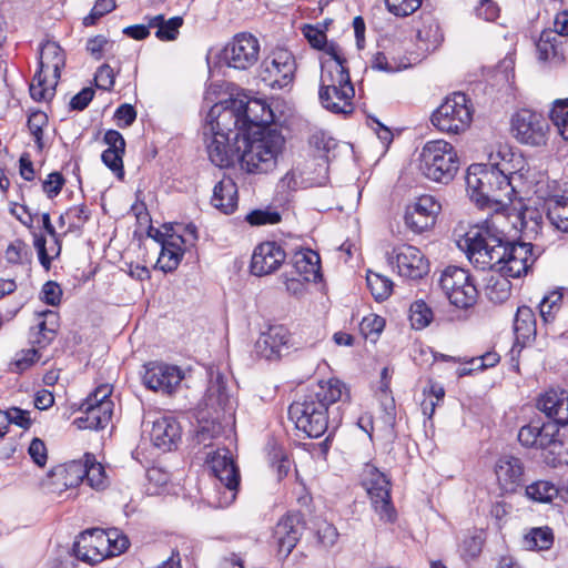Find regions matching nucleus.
<instances>
[{"label": "nucleus", "instance_id": "f257e3e1", "mask_svg": "<svg viewBox=\"0 0 568 568\" xmlns=\"http://www.w3.org/2000/svg\"><path fill=\"white\" fill-rule=\"evenodd\" d=\"M343 396L348 397L345 385L335 378L320 382L288 407L290 418L296 428L310 438H318L328 428V407Z\"/></svg>", "mask_w": 568, "mask_h": 568}, {"label": "nucleus", "instance_id": "f03ea898", "mask_svg": "<svg viewBox=\"0 0 568 568\" xmlns=\"http://www.w3.org/2000/svg\"><path fill=\"white\" fill-rule=\"evenodd\" d=\"M204 404L205 408L199 413L194 440L207 447L213 439L232 432L235 423V400L229 394L224 376L219 371L210 372Z\"/></svg>", "mask_w": 568, "mask_h": 568}, {"label": "nucleus", "instance_id": "7ed1b4c3", "mask_svg": "<svg viewBox=\"0 0 568 568\" xmlns=\"http://www.w3.org/2000/svg\"><path fill=\"white\" fill-rule=\"evenodd\" d=\"M503 168L494 170L483 164H471L466 174V185L470 199L479 207L507 205L513 201L515 187L511 185L514 165L501 163Z\"/></svg>", "mask_w": 568, "mask_h": 568}, {"label": "nucleus", "instance_id": "20e7f679", "mask_svg": "<svg viewBox=\"0 0 568 568\" xmlns=\"http://www.w3.org/2000/svg\"><path fill=\"white\" fill-rule=\"evenodd\" d=\"M239 146L241 169L251 174H266L275 170L285 140L278 130L255 131L253 134L236 132L234 135Z\"/></svg>", "mask_w": 568, "mask_h": 568}, {"label": "nucleus", "instance_id": "39448f33", "mask_svg": "<svg viewBox=\"0 0 568 568\" xmlns=\"http://www.w3.org/2000/svg\"><path fill=\"white\" fill-rule=\"evenodd\" d=\"M507 236L493 223L470 227L457 246L466 253L468 261L478 270H496L505 254Z\"/></svg>", "mask_w": 568, "mask_h": 568}, {"label": "nucleus", "instance_id": "423d86ee", "mask_svg": "<svg viewBox=\"0 0 568 568\" xmlns=\"http://www.w3.org/2000/svg\"><path fill=\"white\" fill-rule=\"evenodd\" d=\"M65 64L63 50L57 42H45L40 51V69L30 84V95L34 101L51 100L60 79L61 69Z\"/></svg>", "mask_w": 568, "mask_h": 568}, {"label": "nucleus", "instance_id": "0eeeda50", "mask_svg": "<svg viewBox=\"0 0 568 568\" xmlns=\"http://www.w3.org/2000/svg\"><path fill=\"white\" fill-rule=\"evenodd\" d=\"M335 72L322 73L318 99L324 109L336 114L353 112L355 90L347 67L334 65Z\"/></svg>", "mask_w": 568, "mask_h": 568}, {"label": "nucleus", "instance_id": "6e6552de", "mask_svg": "<svg viewBox=\"0 0 568 568\" xmlns=\"http://www.w3.org/2000/svg\"><path fill=\"white\" fill-rule=\"evenodd\" d=\"M459 169L455 148L447 141L433 140L425 143L420 153L423 174L435 182L447 184Z\"/></svg>", "mask_w": 568, "mask_h": 568}, {"label": "nucleus", "instance_id": "1a4fd4ad", "mask_svg": "<svg viewBox=\"0 0 568 568\" xmlns=\"http://www.w3.org/2000/svg\"><path fill=\"white\" fill-rule=\"evenodd\" d=\"M465 93L455 92L433 112L432 123L439 131L459 134L466 131L473 120V111Z\"/></svg>", "mask_w": 568, "mask_h": 568}, {"label": "nucleus", "instance_id": "9d476101", "mask_svg": "<svg viewBox=\"0 0 568 568\" xmlns=\"http://www.w3.org/2000/svg\"><path fill=\"white\" fill-rule=\"evenodd\" d=\"M210 468L219 480L210 504L216 508L229 507L236 498L240 485L239 468L229 455V450H223V454L215 453L210 460Z\"/></svg>", "mask_w": 568, "mask_h": 568}, {"label": "nucleus", "instance_id": "9b49d317", "mask_svg": "<svg viewBox=\"0 0 568 568\" xmlns=\"http://www.w3.org/2000/svg\"><path fill=\"white\" fill-rule=\"evenodd\" d=\"M361 483L379 519L385 523H394L396 510L390 499V481L387 476L375 465L368 463L362 469Z\"/></svg>", "mask_w": 568, "mask_h": 568}, {"label": "nucleus", "instance_id": "f8f14e48", "mask_svg": "<svg viewBox=\"0 0 568 568\" xmlns=\"http://www.w3.org/2000/svg\"><path fill=\"white\" fill-rule=\"evenodd\" d=\"M439 286L449 302L458 308H467L476 303L478 292L465 268L447 266L440 275Z\"/></svg>", "mask_w": 568, "mask_h": 568}, {"label": "nucleus", "instance_id": "ddd939ff", "mask_svg": "<svg viewBox=\"0 0 568 568\" xmlns=\"http://www.w3.org/2000/svg\"><path fill=\"white\" fill-rule=\"evenodd\" d=\"M548 123L537 112L528 109L517 111L511 118V132L521 144L540 146L547 141Z\"/></svg>", "mask_w": 568, "mask_h": 568}, {"label": "nucleus", "instance_id": "4468645a", "mask_svg": "<svg viewBox=\"0 0 568 568\" xmlns=\"http://www.w3.org/2000/svg\"><path fill=\"white\" fill-rule=\"evenodd\" d=\"M260 57V42L251 33H239L224 47L222 61L230 68L247 70Z\"/></svg>", "mask_w": 568, "mask_h": 568}, {"label": "nucleus", "instance_id": "2eb2a0df", "mask_svg": "<svg viewBox=\"0 0 568 568\" xmlns=\"http://www.w3.org/2000/svg\"><path fill=\"white\" fill-rule=\"evenodd\" d=\"M504 247L505 254L495 271L514 278L526 275L537 258L532 244L507 240Z\"/></svg>", "mask_w": 568, "mask_h": 568}, {"label": "nucleus", "instance_id": "dca6fc26", "mask_svg": "<svg viewBox=\"0 0 568 568\" xmlns=\"http://www.w3.org/2000/svg\"><path fill=\"white\" fill-rule=\"evenodd\" d=\"M242 116L236 105V100L231 101L230 105H213L203 126V135L215 134L216 132H225L229 136H234L236 132L241 133V138L246 134L242 129Z\"/></svg>", "mask_w": 568, "mask_h": 568}, {"label": "nucleus", "instance_id": "f3484780", "mask_svg": "<svg viewBox=\"0 0 568 568\" xmlns=\"http://www.w3.org/2000/svg\"><path fill=\"white\" fill-rule=\"evenodd\" d=\"M296 71V62L292 52L276 49L263 64V80L273 88H285L292 83Z\"/></svg>", "mask_w": 568, "mask_h": 568}, {"label": "nucleus", "instance_id": "a211bd4d", "mask_svg": "<svg viewBox=\"0 0 568 568\" xmlns=\"http://www.w3.org/2000/svg\"><path fill=\"white\" fill-rule=\"evenodd\" d=\"M388 262L397 267L398 274L410 280L422 278L428 273V262L419 248L403 244L393 248Z\"/></svg>", "mask_w": 568, "mask_h": 568}, {"label": "nucleus", "instance_id": "6ab92c4d", "mask_svg": "<svg viewBox=\"0 0 568 568\" xmlns=\"http://www.w3.org/2000/svg\"><path fill=\"white\" fill-rule=\"evenodd\" d=\"M439 211L440 204L434 196L422 195L415 203L407 206L404 215L405 224L413 232L422 233L435 224Z\"/></svg>", "mask_w": 568, "mask_h": 568}, {"label": "nucleus", "instance_id": "aec40b11", "mask_svg": "<svg viewBox=\"0 0 568 568\" xmlns=\"http://www.w3.org/2000/svg\"><path fill=\"white\" fill-rule=\"evenodd\" d=\"M242 119V129H245L247 135L255 131L273 130L268 125L274 120L271 108L260 99L248 101L236 100Z\"/></svg>", "mask_w": 568, "mask_h": 568}, {"label": "nucleus", "instance_id": "412c9836", "mask_svg": "<svg viewBox=\"0 0 568 568\" xmlns=\"http://www.w3.org/2000/svg\"><path fill=\"white\" fill-rule=\"evenodd\" d=\"M204 138L209 159L214 165L222 169L237 163L240 143H236L234 136H229L225 132H216Z\"/></svg>", "mask_w": 568, "mask_h": 568}, {"label": "nucleus", "instance_id": "4be33fe9", "mask_svg": "<svg viewBox=\"0 0 568 568\" xmlns=\"http://www.w3.org/2000/svg\"><path fill=\"white\" fill-rule=\"evenodd\" d=\"M183 379L182 371L172 365L152 364L143 376L144 385L155 392L171 395Z\"/></svg>", "mask_w": 568, "mask_h": 568}, {"label": "nucleus", "instance_id": "5701e85b", "mask_svg": "<svg viewBox=\"0 0 568 568\" xmlns=\"http://www.w3.org/2000/svg\"><path fill=\"white\" fill-rule=\"evenodd\" d=\"M286 254L276 242H264L257 245L251 261V272L256 276L268 275L284 263Z\"/></svg>", "mask_w": 568, "mask_h": 568}, {"label": "nucleus", "instance_id": "b1692460", "mask_svg": "<svg viewBox=\"0 0 568 568\" xmlns=\"http://www.w3.org/2000/svg\"><path fill=\"white\" fill-rule=\"evenodd\" d=\"M303 529L304 520L301 513H290L284 516L277 523L274 530V537L278 545V552L287 557L300 540Z\"/></svg>", "mask_w": 568, "mask_h": 568}, {"label": "nucleus", "instance_id": "393cba45", "mask_svg": "<svg viewBox=\"0 0 568 568\" xmlns=\"http://www.w3.org/2000/svg\"><path fill=\"white\" fill-rule=\"evenodd\" d=\"M290 341L291 334L287 328L274 325L260 335L255 343V351L265 359H276L282 356L283 349L288 348Z\"/></svg>", "mask_w": 568, "mask_h": 568}, {"label": "nucleus", "instance_id": "a878e982", "mask_svg": "<svg viewBox=\"0 0 568 568\" xmlns=\"http://www.w3.org/2000/svg\"><path fill=\"white\" fill-rule=\"evenodd\" d=\"M556 424L531 420L518 432L519 443L528 448L545 449L555 443Z\"/></svg>", "mask_w": 568, "mask_h": 568}, {"label": "nucleus", "instance_id": "bb28decb", "mask_svg": "<svg viewBox=\"0 0 568 568\" xmlns=\"http://www.w3.org/2000/svg\"><path fill=\"white\" fill-rule=\"evenodd\" d=\"M150 438L158 448L170 452L181 439V427L172 416H162L153 420Z\"/></svg>", "mask_w": 568, "mask_h": 568}, {"label": "nucleus", "instance_id": "cd10ccee", "mask_svg": "<svg viewBox=\"0 0 568 568\" xmlns=\"http://www.w3.org/2000/svg\"><path fill=\"white\" fill-rule=\"evenodd\" d=\"M496 476L503 490L513 493L524 483V465L511 455L501 456L496 464Z\"/></svg>", "mask_w": 568, "mask_h": 568}, {"label": "nucleus", "instance_id": "c85d7f7f", "mask_svg": "<svg viewBox=\"0 0 568 568\" xmlns=\"http://www.w3.org/2000/svg\"><path fill=\"white\" fill-rule=\"evenodd\" d=\"M82 471L80 459L59 465L49 473L48 486L52 493L58 494L68 488L77 487L82 483Z\"/></svg>", "mask_w": 568, "mask_h": 568}, {"label": "nucleus", "instance_id": "c756f323", "mask_svg": "<svg viewBox=\"0 0 568 568\" xmlns=\"http://www.w3.org/2000/svg\"><path fill=\"white\" fill-rule=\"evenodd\" d=\"M538 408L549 418L554 419V424H568V392L551 389L546 392L537 403Z\"/></svg>", "mask_w": 568, "mask_h": 568}, {"label": "nucleus", "instance_id": "7c9ffc66", "mask_svg": "<svg viewBox=\"0 0 568 568\" xmlns=\"http://www.w3.org/2000/svg\"><path fill=\"white\" fill-rule=\"evenodd\" d=\"M82 534H92L93 545L99 546L101 551L112 557L124 552L130 545L129 538L116 528L109 529L108 531L92 528Z\"/></svg>", "mask_w": 568, "mask_h": 568}, {"label": "nucleus", "instance_id": "2f4dec72", "mask_svg": "<svg viewBox=\"0 0 568 568\" xmlns=\"http://www.w3.org/2000/svg\"><path fill=\"white\" fill-rule=\"evenodd\" d=\"M84 413L83 417L74 420L81 429H103L111 420L113 414V403L104 402L99 405H84L82 404Z\"/></svg>", "mask_w": 568, "mask_h": 568}, {"label": "nucleus", "instance_id": "473e14b6", "mask_svg": "<svg viewBox=\"0 0 568 568\" xmlns=\"http://www.w3.org/2000/svg\"><path fill=\"white\" fill-rule=\"evenodd\" d=\"M294 273L302 277L304 282H314L321 280V258L317 252L306 248L298 251L293 257Z\"/></svg>", "mask_w": 568, "mask_h": 568}, {"label": "nucleus", "instance_id": "72a5a7b5", "mask_svg": "<svg viewBox=\"0 0 568 568\" xmlns=\"http://www.w3.org/2000/svg\"><path fill=\"white\" fill-rule=\"evenodd\" d=\"M211 203L224 214L234 212L237 206V189L232 179H222L214 186Z\"/></svg>", "mask_w": 568, "mask_h": 568}, {"label": "nucleus", "instance_id": "f704fd0d", "mask_svg": "<svg viewBox=\"0 0 568 568\" xmlns=\"http://www.w3.org/2000/svg\"><path fill=\"white\" fill-rule=\"evenodd\" d=\"M184 251L183 240L175 234L170 235L168 242L163 243L161 247L156 266L165 273L175 271L181 263Z\"/></svg>", "mask_w": 568, "mask_h": 568}, {"label": "nucleus", "instance_id": "c9c22d12", "mask_svg": "<svg viewBox=\"0 0 568 568\" xmlns=\"http://www.w3.org/2000/svg\"><path fill=\"white\" fill-rule=\"evenodd\" d=\"M536 48L541 61L559 64L564 60L562 42L559 41L556 32H551L550 29L541 32Z\"/></svg>", "mask_w": 568, "mask_h": 568}, {"label": "nucleus", "instance_id": "e433bc0d", "mask_svg": "<svg viewBox=\"0 0 568 568\" xmlns=\"http://www.w3.org/2000/svg\"><path fill=\"white\" fill-rule=\"evenodd\" d=\"M547 219L558 231L568 233V197L554 195L545 202Z\"/></svg>", "mask_w": 568, "mask_h": 568}, {"label": "nucleus", "instance_id": "4c0bfd02", "mask_svg": "<svg viewBox=\"0 0 568 568\" xmlns=\"http://www.w3.org/2000/svg\"><path fill=\"white\" fill-rule=\"evenodd\" d=\"M514 331L517 341L529 342L536 336V317L534 311L526 305L517 308L514 320Z\"/></svg>", "mask_w": 568, "mask_h": 568}, {"label": "nucleus", "instance_id": "58836bf2", "mask_svg": "<svg viewBox=\"0 0 568 568\" xmlns=\"http://www.w3.org/2000/svg\"><path fill=\"white\" fill-rule=\"evenodd\" d=\"M92 534H80L78 540L73 545L74 556L88 564L94 565L101 562L104 558L111 557L93 545Z\"/></svg>", "mask_w": 568, "mask_h": 568}, {"label": "nucleus", "instance_id": "ea45409f", "mask_svg": "<svg viewBox=\"0 0 568 568\" xmlns=\"http://www.w3.org/2000/svg\"><path fill=\"white\" fill-rule=\"evenodd\" d=\"M82 464V483L85 480L87 484L94 488L101 489L105 485V471L103 466L97 462L94 455L87 453L83 459H80Z\"/></svg>", "mask_w": 568, "mask_h": 568}, {"label": "nucleus", "instance_id": "a19ab883", "mask_svg": "<svg viewBox=\"0 0 568 568\" xmlns=\"http://www.w3.org/2000/svg\"><path fill=\"white\" fill-rule=\"evenodd\" d=\"M508 277L501 273L490 276L485 287V294L490 302L501 304L509 298L511 283Z\"/></svg>", "mask_w": 568, "mask_h": 568}, {"label": "nucleus", "instance_id": "79ce46f5", "mask_svg": "<svg viewBox=\"0 0 568 568\" xmlns=\"http://www.w3.org/2000/svg\"><path fill=\"white\" fill-rule=\"evenodd\" d=\"M416 36L420 42H424L425 50H434L443 41L439 24L430 14L423 17V26L417 28Z\"/></svg>", "mask_w": 568, "mask_h": 568}, {"label": "nucleus", "instance_id": "37998d69", "mask_svg": "<svg viewBox=\"0 0 568 568\" xmlns=\"http://www.w3.org/2000/svg\"><path fill=\"white\" fill-rule=\"evenodd\" d=\"M520 231L528 237L538 235L541 231L544 219L542 212L536 207H524L518 215Z\"/></svg>", "mask_w": 568, "mask_h": 568}, {"label": "nucleus", "instance_id": "c03bdc74", "mask_svg": "<svg viewBox=\"0 0 568 568\" xmlns=\"http://www.w3.org/2000/svg\"><path fill=\"white\" fill-rule=\"evenodd\" d=\"M565 288L561 287L559 290H555L550 292L549 294L545 295L542 300L539 303V313L542 318V321L546 324L552 323L556 314L560 310L561 303H562V291Z\"/></svg>", "mask_w": 568, "mask_h": 568}, {"label": "nucleus", "instance_id": "a18cd8bd", "mask_svg": "<svg viewBox=\"0 0 568 568\" xmlns=\"http://www.w3.org/2000/svg\"><path fill=\"white\" fill-rule=\"evenodd\" d=\"M525 491L528 498L538 503H550L559 494V489L552 483L546 480H538L528 485Z\"/></svg>", "mask_w": 568, "mask_h": 568}, {"label": "nucleus", "instance_id": "49530a36", "mask_svg": "<svg viewBox=\"0 0 568 568\" xmlns=\"http://www.w3.org/2000/svg\"><path fill=\"white\" fill-rule=\"evenodd\" d=\"M433 316L432 308L423 300H418L410 305L409 320L413 328H425L432 323Z\"/></svg>", "mask_w": 568, "mask_h": 568}, {"label": "nucleus", "instance_id": "de8ad7c7", "mask_svg": "<svg viewBox=\"0 0 568 568\" xmlns=\"http://www.w3.org/2000/svg\"><path fill=\"white\" fill-rule=\"evenodd\" d=\"M366 282L372 295L376 301H384L392 293V281L377 273L368 272Z\"/></svg>", "mask_w": 568, "mask_h": 568}, {"label": "nucleus", "instance_id": "09e8293b", "mask_svg": "<svg viewBox=\"0 0 568 568\" xmlns=\"http://www.w3.org/2000/svg\"><path fill=\"white\" fill-rule=\"evenodd\" d=\"M550 119L556 125L558 133L564 140L568 141V99L554 102Z\"/></svg>", "mask_w": 568, "mask_h": 568}, {"label": "nucleus", "instance_id": "8fccbe9b", "mask_svg": "<svg viewBox=\"0 0 568 568\" xmlns=\"http://www.w3.org/2000/svg\"><path fill=\"white\" fill-rule=\"evenodd\" d=\"M28 129L34 138L39 149L43 148V128L48 125V116L44 112H32L28 118Z\"/></svg>", "mask_w": 568, "mask_h": 568}, {"label": "nucleus", "instance_id": "3c124183", "mask_svg": "<svg viewBox=\"0 0 568 568\" xmlns=\"http://www.w3.org/2000/svg\"><path fill=\"white\" fill-rule=\"evenodd\" d=\"M484 538L481 535L466 536L460 545V555L464 560L475 559L481 552Z\"/></svg>", "mask_w": 568, "mask_h": 568}, {"label": "nucleus", "instance_id": "603ef678", "mask_svg": "<svg viewBox=\"0 0 568 568\" xmlns=\"http://www.w3.org/2000/svg\"><path fill=\"white\" fill-rule=\"evenodd\" d=\"M385 2L388 11L397 17L409 16L422 6V0H386Z\"/></svg>", "mask_w": 568, "mask_h": 568}, {"label": "nucleus", "instance_id": "864d4df0", "mask_svg": "<svg viewBox=\"0 0 568 568\" xmlns=\"http://www.w3.org/2000/svg\"><path fill=\"white\" fill-rule=\"evenodd\" d=\"M124 152L106 149L102 152V162L120 179L124 175L123 158Z\"/></svg>", "mask_w": 568, "mask_h": 568}, {"label": "nucleus", "instance_id": "5fc2aeb1", "mask_svg": "<svg viewBox=\"0 0 568 568\" xmlns=\"http://www.w3.org/2000/svg\"><path fill=\"white\" fill-rule=\"evenodd\" d=\"M527 539L534 547L545 550L549 549L554 542V535L550 528H534L527 536Z\"/></svg>", "mask_w": 568, "mask_h": 568}, {"label": "nucleus", "instance_id": "6e6d98bb", "mask_svg": "<svg viewBox=\"0 0 568 568\" xmlns=\"http://www.w3.org/2000/svg\"><path fill=\"white\" fill-rule=\"evenodd\" d=\"M322 50H324L326 54H328L332 58L331 61H326L323 63L322 73L335 72V64L346 67V59L342 55L341 48L337 44L333 42H326V45Z\"/></svg>", "mask_w": 568, "mask_h": 568}, {"label": "nucleus", "instance_id": "4d7b16f0", "mask_svg": "<svg viewBox=\"0 0 568 568\" xmlns=\"http://www.w3.org/2000/svg\"><path fill=\"white\" fill-rule=\"evenodd\" d=\"M183 24V19L181 17H173L169 20H165L162 27L159 28L155 32V37L162 41H172L175 40L179 34V29Z\"/></svg>", "mask_w": 568, "mask_h": 568}, {"label": "nucleus", "instance_id": "13d9d810", "mask_svg": "<svg viewBox=\"0 0 568 568\" xmlns=\"http://www.w3.org/2000/svg\"><path fill=\"white\" fill-rule=\"evenodd\" d=\"M245 220L251 225L276 224L281 221V215L276 211L255 210L248 213Z\"/></svg>", "mask_w": 568, "mask_h": 568}, {"label": "nucleus", "instance_id": "bf43d9fd", "mask_svg": "<svg viewBox=\"0 0 568 568\" xmlns=\"http://www.w3.org/2000/svg\"><path fill=\"white\" fill-rule=\"evenodd\" d=\"M28 454L37 466H45L48 460V449L42 439L34 437L28 447Z\"/></svg>", "mask_w": 568, "mask_h": 568}, {"label": "nucleus", "instance_id": "052dcab7", "mask_svg": "<svg viewBox=\"0 0 568 568\" xmlns=\"http://www.w3.org/2000/svg\"><path fill=\"white\" fill-rule=\"evenodd\" d=\"M499 12L500 9L494 0H479L475 8V14L485 21H495Z\"/></svg>", "mask_w": 568, "mask_h": 568}, {"label": "nucleus", "instance_id": "680f3d73", "mask_svg": "<svg viewBox=\"0 0 568 568\" xmlns=\"http://www.w3.org/2000/svg\"><path fill=\"white\" fill-rule=\"evenodd\" d=\"M27 254L28 245L21 240H16L8 245L4 257L10 264H21Z\"/></svg>", "mask_w": 568, "mask_h": 568}, {"label": "nucleus", "instance_id": "e2e57ef3", "mask_svg": "<svg viewBox=\"0 0 568 568\" xmlns=\"http://www.w3.org/2000/svg\"><path fill=\"white\" fill-rule=\"evenodd\" d=\"M37 354L34 348L21 351L11 363V369L17 373L28 369L36 362Z\"/></svg>", "mask_w": 568, "mask_h": 568}, {"label": "nucleus", "instance_id": "0e129e2a", "mask_svg": "<svg viewBox=\"0 0 568 568\" xmlns=\"http://www.w3.org/2000/svg\"><path fill=\"white\" fill-rule=\"evenodd\" d=\"M42 301L51 306H57L61 302L62 290L60 285L53 281H48L41 291Z\"/></svg>", "mask_w": 568, "mask_h": 568}, {"label": "nucleus", "instance_id": "69168bd1", "mask_svg": "<svg viewBox=\"0 0 568 568\" xmlns=\"http://www.w3.org/2000/svg\"><path fill=\"white\" fill-rule=\"evenodd\" d=\"M114 72L109 64H102L95 72L94 81L99 89L110 91L114 84Z\"/></svg>", "mask_w": 568, "mask_h": 568}, {"label": "nucleus", "instance_id": "338daca9", "mask_svg": "<svg viewBox=\"0 0 568 568\" xmlns=\"http://www.w3.org/2000/svg\"><path fill=\"white\" fill-rule=\"evenodd\" d=\"M64 185V178L59 172H52L48 175L47 180L42 184L43 192L48 197L53 199L57 196Z\"/></svg>", "mask_w": 568, "mask_h": 568}, {"label": "nucleus", "instance_id": "774afa93", "mask_svg": "<svg viewBox=\"0 0 568 568\" xmlns=\"http://www.w3.org/2000/svg\"><path fill=\"white\" fill-rule=\"evenodd\" d=\"M303 34L310 42V44L318 50H322L326 45V34L323 30L317 27L306 24L303 28Z\"/></svg>", "mask_w": 568, "mask_h": 568}]
</instances>
